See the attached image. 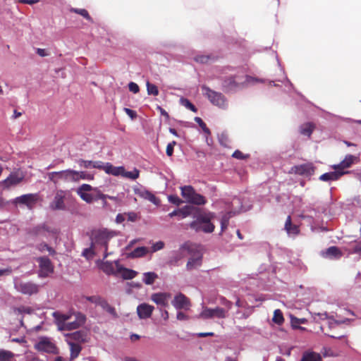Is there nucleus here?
<instances>
[{
	"mask_svg": "<svg viewBox=\"0 0 361 361\" xmlns=\"http://www.w3.org/2000/svg\"><path fill=\"white\" fill-rule=\"evenodd\" d=\"M257 82H264V80L250 75H235L224 79L222 87L228 92L236 91Z\"/></svg>",
	"mask_w": 361,
	"mask_h": 361,
	"instance_id": "f257e3e1",
	"label": "nucleus"
},
{
	"mask_svg": "<svg viewBox=\"0 0 361 361\" xmlns=\"http://www.w3.org/2000/svg\"><path fill=\"white\" fill-rule=\"evenodd\" d=\"M214 216V214L212 212L200 213L195 216L196 219L190 224V227L196 232L212 233L215 226L211 221Z\"/></svg>",
	"mask_w": 361,
	"mask_h": 361,
	"instance_id": "f03ea898",
	"label": "nucleus"
},
{
	"mask_svg": "<svg viewBox=\"0 0 361 361\" xmlns=\"http://www.w3.org/2000/svg\"><path fill=\"white\" fill-rule=\"evenodd\" d=\"M116 235V232L107 228H99L92 231L90 240L92 247L96 249L98 247L104 248L106 251L108 250L109 240Z\"/></svg>",
	"mask_w": 361,
	"mask_h": 361,
	"instance_id": "7ed1b4c3",
	"label": "nucleus"
},
{
	"mask_svg": "<svg viewBox=\"0 0 361 361\" xmlns=\"http://www.w3.org/2000/svg\"><path fill=\"white\" fill-rule=\"evenodd\" d=\"M201 89L202 94L212 105L223 110H226L228 108V100L221 92L214 91L206 85H202Z\"/></svg>",
	"mask_w": 361,
	"mask_h": 361,
	"instance_id": "20e7f679",
	"label": "nucleus"
},
{
	"mask_svg": "<svg viewBox=\"0 0 361 361\" xmlns=\"http://www.w3.org/2000/svg\"><path fill=\"white\" fill-rule=\"evenodd\" d=\"M181 196L188 203L195 205H204L207 203L206 198L197 193L191 185H183L180 187Z\"/></svg>",
	"mask_w": 361,
	"mask_h": 361,
	"instance_id": "39448f33",
	"label": "nucleus"
},
{
	"mask_svg": "<svg viewBox=\"0 0 361 361\" xmlns=\"http://www.w3.org/2000/svg\"><path fill=\"white\" fill-rule=\"evenodd\" d=\"M76 171L66 169L60 171H52L47 173L48 179L55 185L61 183L75 182Z\"/></svg>",
	"mask_w": 361,
	"mask_h": 361,
	"instance_id": "423d86ee",
	"label": "nucleus"
},
{
	"mask_svg": "<svg viewBox=\"0 0 361 361\" xmlns=\"http://www.w3.org/2000/svg\"><path fill=\"white\" fill-rule=\"evenodd\" d=\"M314 321L317 323L323 322L320 325V329L324 332V329L328 327L330 329H334L338 325L345 322V320H335L331 317H329L326 312L323 313H314L312 315Z\"/></svg>",
	"mask_w": 361,
	"mask_h": 361,
	"instance_id": "0eeeda50",
	"label": "nucleus"
},
{
	"mask_svg": "<svg viewBox=\"0 0 361 361\" xmlns=\"http://www.w3.org/2000/svg\"><path fill=\"white\" fill-rule=\"evenodd\" d=\"M13 284L15 289L23 295H31L39 291V285L31 281H20L17 277L13 279Z\"/></svg>",
	"mask_w": 361,
	"mask_h": 361,
	"instance_id": "6e6552de",
	"label": "nucleus"
},
{
	"mask_svg": "<svg viewBox=\"0 0 361 361\" xmlns=\"http://www.w3.org/2000/svg\"><path fill=\"white\" fill-rule=\"evenodd\" d=\"M227 316V311L224 308L216 307L215 308H209L202 307V311L200 314V317L204 319L219 318L224 319Z\"/></svg>",
	"mask_w": 361,
	"mask_h": 361,
	"instance_id": "1a4fd4ad",
	"label": "nucleus"
},
{
	"mask_svg": "<svg viewBox=\"0 0 361 361\" xmlns=\"http://www.w3.org/2000/svg\"><path fill=\"white\" fill-rule=\"evenodd\" d=\"M35 348L38 351L47 353H56L57 348L51 338L47 337H41L35 344Z\"/></svg>",
	"mask_w": 361,
	"mask_h": 361,
	"instance_id": "9d476101",
	"label": "nucleus"
},
{
	"mask_svg": "<svg viewBox=\"0 0 361 361\" xmlns=\"http://www.w3.org/2000/svg\"><path fill=\"white\" fill-rule=\"evenodd\" d=\"M240 204V200L239 198H234L232 201V209L223 215L221 219V231H224L228 226V222L230 218L238 213L240 211L243 210L242 207L238 206Z\"/></svg>",
	"mask_w": 361,
	"mask_h": 361,
	"instance_id": "9b49d317",
	"label": "nucleus"
},
{
	"mask_svg": "<svg viewBox=\"0 0 361 361\" xmlns=\"http://www.w3.org/2000/svg\"><path fill=\"white\" fill-rule=\"evenodd\" d=\"M24 177V174L21 171L13 172L5 180L0 183V185L3 189H9L21 183Z\"/></svg>",
	"mask_w": 361,
	"mask_h": 361,
	"instance_id": "f8f14e48",
	"label": "nucleus"
},
{
	"mask_svg": "<svg viewBox=\"0 0 361 361\" xmlns=\"http://www.w3.org/2000/svg\"><path fill=\"white\" fill-rule=\"evenodd\" d=\"M188 253L190 255V257L186 264L187 270L191 271L200 267L202 263V254L198 250L194 251L192 246L191 251Z\"/></svg>",
	"mask_w": 361,
	"mask_h": 361,
	"instance_id": "ddd939ff",
	"label": "nucleus"
},
{
	"mask_svg": "<svg viewBox=\"0 0 361 361\" xmlns=\"http://www.w3.org/2000/svg\"><path fill=\"white\" fill-rule=\"evenodd\" d=\"M34 232L37 235L42 236L47 239L56 238L58 230L47 225L42 224L35 228Z\"/></svg>",
	"mask_w": 361,
	"mask_h": 361,
	"instance_id": "4468645a",
	"label": "nucleus"
},
{
	"mask_svg": "<svg viewBox=\"0 0 361 361\" xmlns=\"http://www.w3.org/2000/svg\"><path fill=\"white\" fill-rule=\"evenodd\" d=\"M184 250H187L188 252H190L191 246L187 243H185L178 250L171 252L169 260V264L173 266L178 265V262L181 260L184 257Z\"/></svg>",
	"mask_w": 361,
	"mask_h": 361,
	"instance_id": "2eb2a0df",
	"label": "nucleus"
},
{
	"mask_svg": "<svg viewBox=\"0 0 361 361\" xmlns=\"http://www.w3.org/2000/svg\"><path fill=\"white\" fill-rule=\"evenodd\" d=\"M66 196V192L62 190H58L54 197L53 201L50 204L52 209L64 210L66 209V204L64 200Z\"/></svg>",
	"mask_w": 361,
	"mask_h": 361,
	"instance_id": "dca6fc26",
	"label": "nucleus"
},
{
	"mask_svg": "<svg viewBox=\"0 0 361 361\" xmlns=\"http://www.w3.org/2000/svg\"><path fill=\"white\" fill-rule=\"evenodd\" d=\"M92 190V187L89 184H82L77 189V194L80 197L87 203H92L94 200L93 196L88 193Z\"/></svg>",
	"mask_w": 361,
	"mask_h": 361,
	"instance_id": "f3484780",
	"label": "nucleus"
},
{
	"mask_svg": "<svg viewBox=\"0 0 361 361\" xmlns=\"http://www.w3.org/2000/svg\"><path fill=\"white\" fill-rule=\"evenodd\" d=\"M334 171L325 173L321 175L319 179L321 181L324 182H331L335 181L339 179L343 175L348 173V171L338 170L337 169H334Z\"/></svg>",
	"mask_w": 361,
	"mask_h": 361,
	"instance_id": "a211bd4d",
	"label": "nucleus"
},
{
	"mask_svg": "<svg viewBox=\"0 0 361 361\" xmlns=\"http://www.w3.org/2000/svg\"><path fill=\"white\" fill-rule=\"evenodd\" d=\"M154 307L147 303H142L137 307V313L140 319L149 318L154 310Z\"/></svg>",
	"mask_w": 361,
	"mask_h": 361,
	"instance_id": "6ab92c4d",
	"label": "nucleus"
},
{
	"mask_svg": "<svg viewBox=\"0 0 361 361\" xmlns=\"http://www.w3.org/2000/svg\"><path fill=\"white\" fill-rule=\"evenodd\" d=\"M321 255L324 258L338 259L342 257L343 253L338 247L331 246L326 250L322 251Z\"/></svg>",
	"mask_w": 361,
	"mask_h": 361,
	"instance_id": "aec40b11",
	"label": "nucleus"
},
{
	"mask_svg": "<svg viewBox=\"0 0 361 361\" xmlns=\"http://www.w3.org/2000/svg\"><path fill=\"white\" fill-rule=\"evenodd\" d=\"M37 201V195L35 194H26L17 197L15 199L16 204H25L31 208Z\"/></svg>",
	"mask_w": 361,
	"mask_h": 361,
	"instance_id": "412c9836",
	"label": "nucleus"
},
{
	"mask_svg": "<svg viewBox=\"0 0 361 361\" xmlns=\"http://www.w3.org/2000/svg\"><path fill=\"white\" fill-rule=\"evenodd\" d=\"M135 193L141 198L147 200L157 206L160 203L159 199H157L150 191L146 189H135Z\"/></svg>",
	"mask_w": 361,
	"mask_h": 361,
	"instance_id": "4be33fe9",
	"label": "nucleus"
},
{
	"mask_svg": "<svg viewBox=\"0 0 361 361\" xmlns=\"http://www.w3.org/2000/svg\"><path fill=\"white\" fill-rule=\"evenodd\" d=\"M294 169L295 173L305 176H311L314 172V168L312 164L295 166Z\"/></svg>",
	"mask_w": 361,
	"mask_h": 361,
	"instance_id": "5701e85b",
	"label": "nucleus"
},
{
	"mask_svg": "<svg viewBox=\"0 0 361 361\" xmlns=\"http://www.w3.org/2000/svg\"><path fill=\"white\" fill-rule=\"evenodd\" d=\"M356 157L352 154H348L345 157L344 159L338 164L331 166L333 169L338 170L345 171V169L350 167L356 159Z\"/></svg>",
	"mask_w": 361,
	"mask_h": 361,
	"instance_id": "b1692460",
	"label": "nucleus"
},
{
	"mask_svg": "<svg viewBox=\"0 0 361 361\" xmlns=\"http://www.w3.org/2000/svg\"><path fill=\"white\" fill-rule=\"evenodd\" d=\"M192 208L190 206L186 205L182 208L173 210L168 214L170 218L178 216L179 219H183L190 216L192 214Z\"/></svg>",
	"mask_w": 361,
	"mask_h": 361,
	"instance_id": "393cba45",
	"label": "nucleus"
},
{
	"mask_svg": "<svg viewBox=\"0 0 361 361\" xmlns=\"http://www.w3.org/2000/svg\"><path fill=\"white\" fill-rule=\"evenodd\" d=\"M170 294L166 293H154L151 296V300L157 305L161 307H166Z\"/></svg>",
	"mask_w": 361,
	"mask_h": 361,
	"instance_id": "a878e982",
	"label": "nucleus"
},
{
	"mask_svg": "<svg viewBox=\"0 0 361 361\" xmlns=\"http://www.w3.org/2000/svg\"><path fill=\"white\" fill-rule=\"evenodd\" d=\"M172 305L176 309L188 308L190 305L188 299L182 293H179L175 296L172 301Z\"/></svg>",
	"mask_w": 361,
	"mask_h": 361,
	"instance_id": "bb28decb",
	"label": "nucleus"
},
{
	"mask_svg": "<svg viewBox=\"0 0 361 361\" xmlns=\"http://www.w3.org/2000/svg\"><path fill=\"white\" fill-rule=\"evenodd\" d=\"M39 267L45 275L53 271V267L50 259L47 257H39L36 259Z\"/></svg>",
	"mask_w": 361,
	"mask_h": 361,
	"instance_id": "cd10ccee",
	"label": "nucleus"
},
{
	"mask_svg": "<svg viewBox=\"0 0 361 361\" xmlns=\"http://www.w3.org/2000/svg\"><path fill=\"white\" fill-rule=\"evenodd\" d=\"M102 169L108 174H111L115 176H121L123 177V173L124 171L123 166H114L109 163L104 164V167Z\"/></svg>",
	"mask_w": 361,
	"mask_h": 361,
	"instance_id": "c85d7f7f",
	"label": "nucleus"
},
{
	"mask_svg": "<svg viewBox=\"0 0 361 361\" xmlns=\"http://www.w3.org/2000/svg\"><path fill=\"white\" fill-rule=\"evenodd\" d=\"M78 163L80 167H83L85 169H102L104 167V163L100 161H87L80 159L78 161Z\"/></svg>",
	"mask_w": 361,
	"mask_h": 361,
	"instance_id": "c756f323",
	"label": "nucleus"
},
{
	"mask_svg": "<svg viewBox=\"0 0 361 361\" xmlns=\"http://www.w3.org/2000/svg\"><path fill=\"white\" fill-rule=\"evenodd\" d=\"M68 345H69L71 351V360H74L78 357L82 347L80 343H75L71 340H66Z\"/></svg>",
	"mask_w": 361,
	"mask_h": 361,
	"instance_id": "7c9ffc66",
	"label": "nucleus"
},
{
	"mask_svg": "<svg viewBox=\"0 0 361 361\" xmlns=\"http://www.w3.org/2000/svg\"><path fill=\"white\" fill-rule=\"evenodd\" d=\"M285 230L289 236H295L298 234L300 230L298 226L293 224L291 218L288 216L285 223Z\"/></svg>",
	"mask_w": 361,
	"mask_h": 361,
	"instance_id": "2f4dec72",
	"label": "nucleus"
},
{
	"mask_svg": "<svg viewBox=\"0 0 361 361\" xmlns=\"http://www.w3.org/2000/svg\"><path fill=\"white\" fill-rule=\"evenodd\" d=\"M300 361H322V356L313 351H305L303 353Z\"/></svg>",
	"mask_w": 361,
	"mask_h": 361,
	"instance_id": "473e14b6",
	"label": "nucleus"
},
{
	"mask_svg": "<svg viewBox=\"0 0 361 361\" xmlns=\"http://www.w3.org/2000/svg\"><path fill=\"white\" fill-rule=\"evenodd\" d=\"M148 252L149 249L147 247H136L131 252L128 253V257L130 258H139L146 255L148 253Z\"/></svg>",
	"mask_w": 361,
	"mask_h": 361,
	"instance_id": "72a5a7b5",
	"label": "nucleus"
},
{
	"mask_svg": "<svg viewBox=\"0 0 361 361\" xmlns=\"http://www.w3.org/2000/svg\"><path fill=\"white\" fill-rule=\"evenodd\" d=\"M317 212L314 209H307L305 210H303L302 212L300 214V216L302 219H310V223H316L315 218L317 216Z\"/></svg>",
	"mask_w": 361,
	"mask_h": 361,
	"instance_id": "f704fd0d",
	"label": "nucleus"
},
{
	"mask_svg": "<svg viewBox=\"0 0 361 361\" xmlns=\"http://www.w3.org/2000/svg\"><path fill=\"white\" fill-rule=\"evenodd\" d=\"M98 264L101 269L103 270L107 274H111L114 273V263L109 261H98Z\"/></svg>",
	"mask_w": 361,
	"mask_h": 361,
	"instance_id": "c9c22d12",
	"label": "nucleus"
},
{
	"mask_svg": "<svg viewBox=\"0 0 361 361\" xmlns=\"http://www.w3.org/2000/svg\"><path fill=\"white\" fill-rule=\"evenodd\" d=\"M80 327L75 320L70 322H63L59 324V330L60 331H70L76 329Z\"/></svg>",
	"mask_w": 361,
	"mask_h": 361,
	"instance_id": "e433bc0d",
	"label": "nucleus"
},
{
	"mask_svg": "<svg viewBox=\"0 0 361 361\" xmlns=\"http://www.w3.org/2000/svg\"><path fill=\"white\" fill-rule=\"evenodd\" d=\"M281 71L283 73V78H279L276 80V81L283 83L284 85V91L289 92L291 90L293 89V85L285 75L284 70L281 68Z\"/></svg>",
	"mask_w": 361,
	"mask_h": 361,
	"instance_id": "4c0bfd02",
	"label": "nucleus"
},
{
	"mask_svg": "<svg viewBox=\"0 0 361 361\" xmlns=\"http://www.w3.org/2000/svg\"><path fill=\"white\" fill-rule=\"evenodd\" d=\"M314 126L311 123H306L300 126V134L310 137L312 133Z\"/></svg>",
	"mask_w": 361,
	"mask_h": 361,
	"instance_id": "58836bf2",
	"label": "nucleus"
},
{
	"mask_svg": "<svg viewBox=\"0 0 361 361\" xmlns=\"http://www.w3.org/2000/svg\"><path fill=\"white\" fill-rule=\"evenodd\" d=\"M66 336L68 337L67 340H71L75 343H82L84 342L85 338L84 334L81 331H75L71 334H67Z\"/></svg>",
	"mask_w": 361,
	"mask_h": 361,
	"instance_id": "ea45409f",
	"label": "nucleus"
},
{
	"mask_svg": "<svg viewBox=\"0 0 361 361\" xmlns=\"http://www.w3.org/2000/svg\"><path fill=\"white\" fill-rule=\"evenodd\" d=\"M157 278V274L154 272H145L143 274L142 281L147 285H152Z\"/></svg>",
	"mask_w": 361,
	"mask_h": 361,
	"instance_id": "a19ab883",
	"label": "nucleus"
},
{
	"mask_svg": "<svg viewBox=\"0 0 361 361\" xmlns=\"http://www.w3.org/2000/svg\"><path fill=\"white\" fill-rule=\"evenodd\" d=\"M307 320L305 318H297L293 315H290V322L293 328L294 329H300L304 330L305 328L300 327L299 324H306Z\"/></svg>",
	"mask_w": 361,
	"mask_h": 361,
	"instance_id": "79ce46f5",
	"label": "nucleus"
},
{
	"mask_svg": "<svg viewBox=\"0 0 361 361\" xmlns=\"http://www.w3.org/2000/svg\"><path fill=\"white\" fill-rule=\"evenodd\" d=\"M139 175H140V171L138 169H137L136 168H135L131 171H127L124 169V171L123 173V178L134 180H136L139 177Z\"/></svg>",
	"mask_w": 361,
	"mask_h": 361,
	"instance_id": "37998d69",
	"label": "nucleus"
},
{
	"mask_svg": "<svg viewBox=\"0 0 361 361\" xmlns=\"http://www.w3.org/2000/svg\"><path fill=\"white\" fill-rule=\"evenodd\" d=\"M71 11L77 14H79L84 17L85 19H87L88 21L93 23V19L92 17L89 15L87 10L84 8H73L71 9Z\"/></svg>",
	"mask_w": 361,
	"mask_h": 361,
	"instance_id": "c03bdc74",
	"label": "nucleus"
},
{
	"mask_svg": "<svg viewBox=\"0 0 361 361\" xmlns=\"http://www.w3.org/2000/svg\"><path fill=\"white\" fill-rule=\"evenodd\" d=\"M272 321L279 325H281L283 323L284 318L282 312L279 310H275L274 312V316L272 318Z\"/></svg>",
	"mask_w": 361,
	"mask_h": 361,
	"instance_id": "a18cd8bd",
	"label": "nucleus"
},
{
	"mask_svg": "<svg viewBox=\"0 0 361 361\" xmlns=\"http://www.w3.org/2000/svg\"><path fill=\"white\" fill-rule=\"evenodd\" d=\"M37 249L41 252H43L45 250H47L50 255H54L56 254V251L54 250V249L49 246L45 243L38 244L37 245Z\"/></svg>",
	"mask_w": 361,
	"mask_h": 361,
	"instance_id": "49530a36",
	"label": "nucleus"
},
{
	"mask_svg": "<svg viewBox=\"0 0 361 361\" xmlns=\"http://www.w3.org/2000/svg\"><path fill=\"white\" fill-rule=\"evenodd\" d=\"M137 274V271L126 268L121 270L122 277L125 279H132L136 276Z\"/></svg>",
	"mask_w": 361,
	"mask_h": 361,
	"instance_id": "de8ad7c7",
	"label": "nucleus"
},
{
	"mask_svg": "<svg viewBox=\"0 0 361 361\" xmlns=\"http://www.w3.org/2000/svg\"><path fill=\"white\" fill-rule=\"evenodd\" d=\"M194 60L200 63H207L214 61V58L210 55H197Z\"/></svg>",
	"mask_w": 361,
	"mask_h": 361,
	"instance_id": "09e8293b",
	"label": "nucleus"
},
{
	"mask_svg": "<svg viewBox=\"0 0 361 361\" xmlns=\"http://www.w3.org/2000/svg\"><path fill=\"white\" fill-rule=\"evenodd\" d=\"M75 176V182L79 181L80 180H92L93 176L92 174L87 173L85 171H76Z\"/></svg>",
	"mask_w": 361,
	"mask_h": 361,
	"instance_id": "8fccbe9b",
	"label": "nucleus"
},
{
	"mask_svg": "<svg viewBox=\"0 0 361 361\" xmlns=\"http://www.w3.org/2000/svg\"><path fill=\"white\" fill-rule=\"evenodd\" d=\"M13 353L11 351L0 350V361H12Z\"/></svg>",
	"mask_w": 361,
	"mask_h": 361,
	"instance_id": "3c124183",
	"label": "nucleus"
},
{
	"mask_svg": "<svg viewBox=\"0 0 361 361\" xmlns=\"http://www.w3.org/2000/svg\"><path fill=\"white\" fill-rule=\"evenodd\" d=\"M147 91L149 95L157 96L159 94V90L157 87L150 83L149 81L146 83Z\"/></svg>",
	"mask_w": 361,
	"mask_h": 361,
	"instance_id": "603ef678",
	"label": "nucleus"
},
{
	"mask_svg": "<svg viewBox=\"0 0 361 361\" xmlns=\"http://www.w3.org/2000/svg\"><path fill=\"white\" fill-rule=\"evenodd\" d=\"M53 316L57 320L58 324L59 323L61 324L63 322H68V320H69L71 319V316L70 315L65 314H59V312H56L53 313Z\"/></svg>",
	"mask_w": 361,
	"mask_h": 361,
	"instance_id": "864d4df0",
	"label": "nucleus"
},
{
	"mask_svg": "<svg viewBox=\"0 0 361 361\" xmlns=\"http://www.w3.org/2000/svg\"><path fill=\"white\" fill-rule=\"evenodd\" d=\"M180 103L181 105L191 110L193 112H197V108L188 99L183 97L180 98Z\"/></svg>",
	"mask_w": 361,
	"mask_h": 361,
	"instance_id": "5fc2aeb1",
	"label": "nucleus"
},
{
	"mask_svg": "<svg viewBox=\"0 0 361 361\" xmlns=\"http://www.w3.org/2000/svg\"><path fill=\"white\" fill-rule=\"evenodd\" d=\"M96 250L97 249L94 247H92V245H91L90 247L85 248L82 251V256H84L87 259H91L95 255Z\"/></svg>",
	"mask_w": 361,
	"mask_h": 361,
	"instance_id": "6e6d98bb",
	"label": "nucleus"
},
{
	"mask_svg": "<svg viewBox=\"0 0 361 361\" xmlns=\"http://www.w3.org/2000/svg\"><path fill=\"white\" fill-rule=\"evenodd\" d=\"M194 120L197 123H198V125L200 126V127L202 128L204 133H206L207 135H210L211 133L209 129L207 127L206 124L204 123L201 118L195 117Z\"/></svg>",
	"mask_w": 361,
	"mask_h": 361,
	"instance_id": "4d7b16f0",
	"label": "nucleus"
},
{
	"mask_svg": "<svg viewBox=\"0 0 361 361\" xmlns=\"http://www.w3.org/2000/svg\"><path fill=\"white\" fill-rule=\"evenodd\" d=\"M75 320L77 322L79 326H81L85 324L86 321V317L81 312H76L75 314Z\"/></svg>",
	"mask_w": 361,
	"mask_h": 361,
	"instance_id": "13d9d810",
	"label": "nucleus"
},
{
	"mask_svg": "<svg viewBox=\"0 0 361 361\" xmlns=\"http://www.w3.org/2000/svg\"><path fill=\"white\" fill-rule=\"evenodd\" d=\"M164 243L161 240L157 241L152 244L151 247V252H156L159 250H162L164 247Z\"/></svg>",
	"mask_w": 361,
	"mask_h": 361,
	"instance_id": "bf43d9fd",
	"label": "nucleus"
},
{
	"mask_svg": "<svg viewBox=\"0 0 361 361\" xmlns=\"http://www.w3.org/2000/svg\"><path fill=\"white\" fill-rule=\"evenodd\" d=\"M168 200L170 203L173 204L176 206H179L183 202V201L181 199H180L177 195H173L168 196Z\"/></svg>",
	"mask_w": 361,
	"mask_h": 361,
	"instance_id": "052dcab7",
	"label": "nucleus"
},
{
	"mask_svg": "<svg viewBox=\"0 0 361 361\" xmlns=\"http://www.w3.org/2000/svg\"><path fill=\"white\" fill-rule=\"evenodd\" d=\"M100 298H101V297L99 295H92V296H84L82 298V300H85L89 301V302L94 304L95 305H97V303L99 302Z\"/></svg>",
	"mask_w": 361,
	"mask_h": 361,
	"instance_id": "680f3d73",
	"label": "nucleus"
},
{
	"mask_svg": "<svg viewBox=\"0 0 361 361\" xmlns=\"http://www.w3.org/2000/svg\"><path fill=\"white\" fill-rule=\"evenodd\" d=\"M232 157L240 160L245 159L249 157L247 154H244L243 152H241L240 150H235L233 154Z\"/></svg>",
	"mask_w": 361,
	"mask_h": 361,
	"instance_id": "e2e57ef3",
	"label": "nucleus"
},
{
	"mask_svg": "<svg viewBox=\"0 0 361 361\" xmlns=\"http://www.w3.org/2000/svg\"><path fill=\"white\" fill-rule=\"evenodd\" d=\"M176 145V141H173L171 142H169L167 146H166V154L169 156V157H171L173 155V148H174V146Z\"/></svg>",
	"mask_w": 361,
	"mask_h": 361,
	"instance_id": "0e129e2a",
	"label": "nucleus"
},
{
	"mask_svg": "<svg viewBox=\"0 0 361 361\" xmlns=\"http://www.w3.org/2000/svg\"><path fill=\"white\" fill-rule=\"evenodd\" d=\"M128 88L129 90L133 92L134 94L137 93L140 90L139 86L134 82H129Z\"/></svg>",
	"mask_w": 361,
	"mask_h": 361,
	"instance_id": "69168bd1",
	"label": "nucleus"
},
{
	"mask_svg": "<svg viewBox=\"0 0 361 361\" xmlns=\"http://www.w3.org/2000/svg\"><path fill=\"white\" fill-rule=\"evenodd\" d=\"M351 254H357L361 257V243H358L350 251Z\"/></svg>",
	"mask_w": 361,
	"mask_h": 361,
	"instance_id": "338daca9",
	"label": "nucleus"
},
{
	"mask_svg": "<svg viewBox=\"0 0 361 361\" xmlns=\"http://www.w3.org/2000/svg\"><path fill=\"white\" fill-rule=\"evenodd\" d=\"M109 305V304L107 302V301L101 297L97 305L101 307L104 310H105Z\"/></svg>",
	"mask_w": 361,
	"mask_h": 361,
	"instance_id": "774afa93",
	"label": "nucleus"
}]
</instances>
